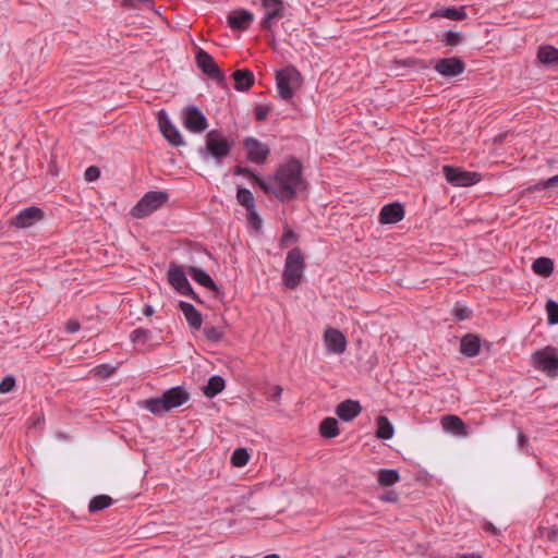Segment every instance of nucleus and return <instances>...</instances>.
<instances>
[{
    "label": "nucleus",
    "instance_id": "obj_45",
    "mask_svg": "<svg viewBox=\"0 0 558 558\" xmlns=\"http://www.w3.org/2000/svg\"><path fill=\"white\" fill-rule=\"evenodd\" d=\"M113 371L114 368L107 364H102L94 368L95 374L101 376L102 378L109 377Z\"/></svg>",
    "mask_w": 558,
    "mask_h": 558
},
{
    "label": "nucleus",
    "instance_id": "obj_15",
    "mask_svg": "<svg viewBox=\"0 0 558 558\" xmlns=\"http://www.w3.org/2000/svg\"><path fill=\"white\" fill-rule=\"evenodd\" d=\"M158 126L165 138L172 146H181L184 144L181 133L177 126L172 124L165 111L158 113Z\"/></svg>",
    "mask_w": 558,
    "mask_h": 558
},
{
    "label": "nucleus",
    "instance_id": "obj_7",
    "mask_svg": "<svg viewBox=\"0 0 558 558\" xmlns=\"http://www.w3.org/2000/svg\"><path fill=\"white\" fill-rule=\"evenodd\" d=\"M232 144L219 131L213 130L206 134V153L220 160L230 154Z\"/></svg>",
    "mask_w": 558,
    "mask_h": 558
},
{
    "label": "nucleus",
    "instance_id": "obj_26",
    "mask_svg": "<svg viewBox=\"0 0 558 558\" xmlns=\"http://www.w3.org/2000/svg\"><path fill=\"white\" fill-rule=\"evenodd\" d=\"M538 60L547 65L558 64V49L553 46H544L538 49Z\"/></svg>",
    "mask_w": 558,
    "mask_h": 558
},
{
    "label": "nucleus",
    "instance_id": "obj_12",
    "mask_svg": "<svg viewBox=\"0 0 558 558\" xmlns=\"http://www.w3.org/2000/svg\"><path fill=\"white\" fill-rule=\"evenodd\" d=\"M169 283L181 294L193 296L195 299L194 291L189 283L185 272L182 267L171 264L168 269Z\"/></svg>",
    "mask_w": 558,
    "mask_h": 558
},
{
    "label": "nucleus",
    "instance_id": "obj_28",
    "mask_svg": "<svg viewBox=\"0 0 558 558\" xmlns=\"http://www.w3.org/2000/svg\"><path fill=\"white\" fill-rule=\"evenodd\" d=\"M225 388V380L220 376H211L208 379L207 385L204 387L203 392L208 398H214L218 393H220Z\"/></svg>",
    "mask_w": 558,
    "mask_h": 558
},
{
    "label": "nucleus",
    "instance_id": "obj_54",
    "mask_svg": "<svg viewBox=\"0 0 558 558\" xmlns=\"http://www.w3.org/2000/svg\"><path fill=\"white\" fill-rule=\"evenodd\" d=\"M533 190H534V191H542V190H543V189H542V181H541V182H538V183H536V184L534 185Z\"/></svg>",
    "mask_w": 558,
    "mask_h": 558
},
{
    "label": "nucleus",
    "instance_id": "obj_38",
    "mask_svg": "<svg viewBox=\"0 0 558 558\" xmlns=\"http://www.w3.org/2000/svg\"><path fill=\"white\" fill-rule=\"evenodd\" d=\"M205 338L210 342H218L223 337V331L220 328L214 326H206L204 328Z\"/></svg>",
    "mask_w": 558,
    "mask_h": 558
},
{
    "label": "nucleus",
    "instance_id": "obj_11",
    "mask_svg": "<svg viewBox=\"0 0 558 558\" xmlns=\"http://www.w3.org/2000/svg\"><path fill=\"white\" fill-rule=\"evenodd\" d=\"M182 119L184 126L193 133H202L208 126L206 117L193 106L183 109Z\"/></svg>",
    "mask_w": 558,
    "mask_h": 558
},
{
    "label": "nucleus",
    "instance_id": "obj_51",
    "mask_svg": "<svg viewBox=\"0 0 558 558\" xmlns=\"http://www.w3.org/2000/svg\"><path fill=\"white\" fill-rule=\"evenodd\" d=\"M153 313H154V310L150 305H146L143 310V314L146 316H150V315H153Z\"/></svg>",
    "mask_w": 558,
    "mask_h": 558
},
{
    "label": "nucleus",
    "instance_id": "obj_52",
    "mask_svg": "<svg viewBox=\"0 0 558 558\" xmlns=\"http://www.w3.org/2000/svg\"><path fill=\"white\" fill-rule=\"evenodd\" d=\"M281 392H282V388L279 387V386H276L275 387V398H279L281 396Z\"/></svg>",
    "mask_w": 558,
    "mask_h": 558
},
{
    "label": "nucleus",
    "instance_id": "obj_47",
    "mask_svg": "<svg viewBox=\"0 0 558 558\" xmlns=\"http://www.w3.org/2000/svg\"><path fill=\"white\" fill-rule=\"evenodd\" d=\"M267 114H268V108H266V107H262V106H260V107H257V108L255 109V118H256V120H258V121H263V120H265V119H266V117H267Z\"/></svg>",
    "mask_w": 558,
    "mask_h": 558
},
{
    "label": "nucleus",
    "instance_id": "obj_44",
    "mask_svg": "<svg viewBox=\"0 0 558 558\" xmlns=\"http://www.w3.org/2000/svg\"><path fill=\"white\" fill-rule=\"evenodd\" d=\"M99 175H100V170H99V168H97L95 166L88 167L84 173V178L88 182H93V181L97 180L99 178Z\"/></svg>",
    "mask_w": 558,
    "mask_h": 558
},
{
    "label": "nucleus",
    "instance_id": "obj_33",
    "mask_svg": "<svg viewBox=\"0 0 558 558\" xmlns=\"http://www.w3.org/2000/svg\"><path fill=\"white\" fill-rule=\"evenodd\" d=\"M113 502L112 498L108 495H98V496H95L89 505H88V509L90 512H97V511H100V510H104L106 508H108L109 506H111Z\"/></svg>",
    "mask_w": 558,
    "mask_h": 558
},
{
    "label": "nucleus",
    "instance_id": "obj_41",
    "mask_svg": "<svg viewBox=\"0 0 558 558\" xmlns=\"http://www.w3.org/2000/svg\"><path fill=\"white\" fill-rule=\"evenodd\" d=\"M15 386V379L12 376H5L0 383V393L10 392Z\"/></svg>",
    "mask_w": 558,
    "mask_h": 558
},
{
    "label": "nucleus",
    "instance_id": "obj_16",
    "mask_svg": "<svg viewBox=\"0 0 558 558\" xmlns=\"http://www.w3.org/2000/svg\"><path fill=\"white\" fill-rule=\"evenodd\" d=\"M44 214L41 209L37 207H28L21 210L11 221V225L16 228H29L34 226L36 222L41 220Z\"/></svg>",
    "mask_w": 558,
    "mask_h": 558
},
{
    "label": "nucleus",
    "instance_id": "obj_13",
    "mask_svg": "<svg viewBox=\"0 0 558 558\" xmlns=\"http://www.w3.org/2000/svg\"><path fill=\"white\" fill-rule=\"evenodd\" d=\"M324 343L326 345L327 352L331 354H342L347 349V338L345 336L336 328H326L324 332Z\"/></svg>",
    "mask_w": 558,
    "mask_h": 558
},
{
    "label": "nucleus",
    "instance_id": "obj_37",
    "mask_svg": "<svg viewBox=\"0 0 558 558\" xmlns=\"http://www.w3.org/2000/svg\"><path fill=\"white\" fill-rule=\"evenodd\" d=\"M547 320L549 325L558 324V303L549 300L546 303Z\"/></svg>",
    "mask_w": 558,
    "mask_h": 558
},
{
    "label": "nucleus",
    "instance_id": "obj_53",
    "mask_svg": "<svg viewBox=\"0 0 558 558\" xmlns=\"http://www.w3.org/2000/svg\"><path fill=\"white\" fill-rule=\"evenodd\" d=\"M460 558H481L478 555L472 553V554H464Z\"/></svg>",
    "mask_w": 558,
    "mask_h": 558
},
{
    "label": "nucleus",
    "instance_id": "obj_22",
    "mask_svg": "<svg viewBox=\"0 0 558 558\" xmlns=\"http://www.w3.org/2000/svg\"><path fill=\"white\" fill-rule=\"evenodd\" d=\"M179 308L184 314L191 328L198 330L202 327V315L192 304L180 302Z\"/></svg>",
    "mask_w": 558,
    "mask_h": 558
},
{
    "label": "nucleus",
    "instance_id": "obj_42",
    "mask_svg": "<svg viewBox=\"0 0 558 558\" xmlns=\"http://www.w3.org/2000/svg\"><path fill=\"white\" fill-rule=\"evenodd\" d=\"M246 211H247V219H248L250 225L256 230L259 229L262 226V219L258 216V214L256 213V209L253 208L252 210H246Z\"/></svg>",
    "mask_w": 558,
    "mask_h": 558
},
{
    "label": "nucleus",
    "instance_id": "obj_36",
    "mask_svg": "<svg viewBox=\"0 0 558 558\" xmlns=\"http://www.w3.org/2000/svg\"><path fill=\"white\" fill-rule=\"evenodd\" d=\"M149 336H150V331L143 329V328H137L131 332L130 339L135 344L144 345L147 342Z\"/></svg>",
    "mask_w": 558,
    "mask_h": 558
},
{
    "label": "nucleus",
    "instance_id": "obj_27",
    "mask_svg": "<svg viewBox=\"0 0 558 558\" xmlns=\"http://www.w3.org/2000/svg\"><path fill=\"white\" fill-rule=\"evenodd\" d=\"M532 269L536 275L548 277L554 271V263L548 257H539L532 264Z\"/></svg>",
    "mask_w": 558,
    "mask_h": 558
},
{
    "label": "nucleus",
    "instance_id": "obj_48",
    "mask_svg": "<svg viewBox=\"0 0 558 558\" xmlns=\"http://www.w3.org/2000/svg\"><path fill=\"white\" fill-rule=\"evenodd\" d=\"M234 173L235 174H242V175H245V177H248L252 179V181L254 182V177H257L255 173H253L250 169L247 168H242V167H236L235 170H234Z\"/></svg>",
    "mask_w": 558,
    "mask_h": 558
},
{
    "label": "nucleus",
    "instance_id": "obj_46",
    "mask_svg": "<svg viewBox=\"0 0 558 558\" xmlns=\"http://www.w3.org/2000/svg\"><path fill=\"white\" fill-rule=\"evenodd\" d=\"M558 187V174L542 181V189Z\"/></svg>",
    "mask_w": 558,
    "mask_h": 558
},
{
    "label": "nucleus",
    "instance_id": "obj_4",
    "mask_svg": "<svg viewBox=\"0 0 558 558\" xmlns=\"http://www.w3.org/2000/svg\"><path fill=\"white\" fill-rule=\"evenodd\" d=\"M301 84V73L294 66H287L276 73L277 90L284 100H290Z\"/></svg>",
    "mask_w": 558,
    "mask_h": 558
},
{
    "label": "nucleus",
    "instance_id": "obj_49",
    "mask_svg": "<svg viewBox=\"0 0 558 558\" xmlns=\"http://www.w3.org/2000/svg\"><path fill=\"white\" fill-rule=\"evenodd\" d=\"M65 329L70 333L76 332L80 329V324L76 320H69L65 325Z\"/></svg>",
    "mask_w": 558,
    "mask_h": 558
},
{
    "label": "nucleus",
    "instance_id": "obj_3",
    "mask_svg": "<svg viewBox=\"0 0 558 558\" xmlns=\"http://www.w3.org/2000/svg\"><path fill=\"white\" fill-rule=\"evenodd\" d=\"M305 259L300 248L291 250L286 257L282 281L286 287L294 290L303 280Z\"/></svg>",
    "mask_w": 558,
    "mask_h": 558
},
{
    "label": "nucleus",
    "instance_id": "obj_20",
    "mask_svg": "<svg viewBox=\"0 0 558 558\" xmlns=\"http://www.w3.org/2000/svg\"><path fill=\"white\" fill-rule=\"evenodd\" d=\"M440 423L444 430L456 436L466 437L469 435L465 423L457 415H445Z\"/></svg>",
    "mask_w": 558,
    "mask_h": 558
},
{
    "label": "nucleus",
    "instance_id": "obj_2",
    "mask_svg": "<svg viewBox=\"0 0 558 558\" xmlns=\"http://www.w3.org/2000/svg\"><path fill=\"white\" fill-rule=\"evenodd\" d=\"M189 393L182 387H173L163 392L160 398L147 399L143 407L155 415H161L189 400Z\"/></svg>",
    "mask_w": 558,
    "mask_h": 558
},
{
    "label": "nucleus",
    "instance_id": "obj_50",
    "mask_svg": "<svg viewBox=\"0 0 558 558\" xmlns=\"http://www.w3.org/2000/svg\"><path fill=\"white\" fill-rule=\"evenodd\" d=\"M518 441H519V446L521 448H523L526 445V442H527V437L523 433H519Z\"/></svg>",
    "mask_w": 558,
    "mask_h": 558
},
{
    "label": "nucleus",
    "instance_id": "obj_39",
    "mask_svg": "<svg viewBox=\"0 0 558 558\" xmlns=\"http://www.w3.org/2000/svg\"><path fill=\"white\" fill-rule=\"evenodd\" d=\"M471 314H472V311L469 307L462 306L459 304L454 307V311H453V315L456 316V318L458 320L468 319V318H470Z\"/></svg>",
    "mask_w": 558,
    "mask_h": 558
},
{
    "label": "nucleus",
    "instance_id": "obj_32",
    "mask_svg": "<svg viewBox=\"0 0 558 558\" xmlns=\"http://www.w3.org/2000/svg\"><path fill=\"white\" fill-rule=\"evenodd\" d=\"M236 201L241 206L245 207L246 210L255 208L254 196L252 192L245 187L238 189Z\"/></svg>",
    "mask_w": 558,
    "mask_h": 558
},
{
    "label": "nucleus",
    "instance_id": "obj_5",
    "mask_svg": "<svg viewBox=\"0 0 558 558\" xmlns=\"http://www.w3.org/2000/svg\"><path fill=\"white\" fill-rule=\"evenodd\" d=\"M168 201V193L162 191H150L132 208L134 218L142 219L158 210Z\"/></svg>",
    "mask_w": 558,
    "mask_h": 558
},
{
    "label": "nucleus",
    "instance_id": "obj_8",
    "mask_svg": "<svg viewBox=\"0 0 558 558\" xmlns=\"http://www.w3.org/2000/svg\"><path fill=\"white\" fill-rule=\"evenodd\" d=\"M265 14L260 20V28L270 31L276 22L284 16V2L283 0H260Z\"/></svg>",
    "mask_w": 558,
    "mask_h": 558
},
{
    "label": "nucleus",
    "instance_id": "obj_25",
    "mask_svg": "<svg viewBox=\"0 0 558 558\" xmlns=\"http://www.w3.org/2000/svg\"><path fill=\"white\" fill-rule=\"evenodd\" d=\"M460 351L466 356H475L480 352V339L474 335H466L462 338Z\"/></svg>",
    "mask_w": 558,
    "mask_h": 558
},
{
    "label": "nucleus",
    "instance_id": "obj_43",
    "mask_svg": "<svg viewBox=\"0 0 558 558\" xmlns=\"http://www.w3.org/2000/svg\"><path fill=\"white\" fill-rule=\"evenodd\" d=\"M444 41L448 46H456L461 41V35L454 32H448L445 35Z\"/></svg>",
    "mask_w": 558,
    "mask_h": 558
},
{
    "label": "nucleus",
    "instance_id": "obj_40",
    "mask_svg": "<svg viewBox=\"0 0 558 558\" xmlns=\"http://www.w3.org/2000/svg\"><path fill=\"white\" fill-rule=\"evenodd\" d=\"M296 238H298L296 234L291 229L286 228L283 235L280 240V246L281 247L288 246L289 244L295 242Z\"/></svg>",
    "mask_w": 558,
    "mask_h": 558
},
{
    "label": "nucleus",
    "instance_id": "obj_18",
    "mask_svg": "<svg viewBox=\"0 0 558 558\" xmlns=\"http://www.w3.org/2000/svg\"><path fill=\"white\" fill-rule=\"evenodd\" d=\"M254 21V14L244 9L232 11L228 15V24L232 29L245 31Z\"/></svg>",
    "mask_w": 558,
    "mask_h": 558
},
{
    "label": "nucleus",
    "instance_id": "obj_21",
    "mask_svg": "<svg viewBox=\"0 0 558 558\" xmlns=\"http://www.w3.org/2000/svg\"><path fill=\"white\" fill-rule=\"evenodd\" d=\"M361 405L357 401L345 400L338 404L336 414L345 422L352 421L361 413Z\"/></svg>",
    "mask_w": 558,
    "mask_h": 558
},
{
    "label": "nucleus",
    "instance_id": "obj_14",
    "mask_svg": "<svg viewBox=\"0 0 558 558\" xmlns=\"http://www.w3.org/2000/svg\"><path fill=\"white\" fill-rule=\"evenodd\" d=\"M434 69L441 76L452 77L462 74L465 70V64L460 58L451 57L437 60Z\"/></svg>",
    "mask_w": 558,
    "mask_h": 558
},
{
    "label": "nucleus",
    "instance_id": "obj_35",
    "mask_svg": "<svg viewBox=\"0 0 558 558\" xmlns=\"http://www.w3.org/2000/svg\"><path fill=\"white\" fill-rule=\"evenodd\" d=\"M440 16L453 21H462L466 17V13L464 8H447L441 11Z\"/></svg>",
    "mask_w": 558,
    "mask_h": 558
},
{
    "label": "nucleus",
    "instance_id": "obj_56",
    "mask_svg": "<svg viewBox=\"0 0 558 558\" xmlns=\"http://www.w3.org/2000/svg\"><path fill=\"white\" fill-rule=\"evenodd\" d=\"M264 558H280V557L276 554H271V555L265 556Z\"/></svg>",
    "mask_w": 558,
    "mask_h": 558
},
{
    "label": "nucleus",
    "instance_id": "obj_31",
    "mask_svg": "<svg viewBox=\"0 0 558 558\" xmlns=\"http://www.w3.org/2000/svg\"><path fill=\"white\" fill-rule=\"evenodd\" d=\"M393 436V427L386 416L377 418V437L380 439H390Z\"/></svg>",
    "mask_w": 558,
    "mask_h": 558
},
{
    "label": "nucleus",
    "instance_id": "obj_24",
    "mask_svg": "<svg viewBox=\"0 0 558 558\" xmlns=\"http://www.w3.org/2000/svg\"><path fill=\"white\" fill-rule=\"evenodd\" d=\"M186 272L201 286L214 291L217 290V286L215 284L214 280L204 270L190 266L187 267Z\"/></svg>",
    "mask_w": 558,
    "mask_h": 558
},
{
    "label": "nucleus",
    "instance_id": "obj_10",
    "mask_svg": "<svg viewBox=\"0 0 558 558\" xmlns=\"http://www.w3.org/2000/svg\"><path fill=\"white\" fill-rule=\"evenodd\" d=\"M243 147L246 151L247 159L258 165L264 163L270 154L269 146L255 137H246L243 141Z\"/></svg>",
    "mask_w": 558,
    "mask_h": 558
},
{
    "label": "nucleus",
    "instance_id": "obj_6",
    "mask_svg": "<svg viewBox=\"0 0 558 558\" xmlns=\"http://www.w3.org/2000/svg\"><path fill=\"white\" fill-rule=\"evenodd\" d=\"M534 366L549 377L558 376V352L554 347H546L533 353Z\"/></svg>",
    "mask_w": 558,
    "mask_h": 558
},
{
    "label": "nucleus",
    "instance_id": "obj_30",
    "mask_svg": "<svg viewBox=\"0 0 558 558\" xmlns=\"http://www.w3.org/2000/svg\"><path fill=\"white\" fill-rule=\"evenodd\" d=\"M400 480L396 470L381 469L378 472L377 481L381 486L388 487L395 485Z\"/></svg>",
    "mask_w": 558,
    "mask_h": 558
},
{
    "label": "nucleus",
    "instance_id": "obj_55",
    "mask_svg": "<svg viewBox=\"0 0 558 558\" xmlns=\"http://www.w3.org/2000/svg\"><path fill=\"white\" fill-rule=\"evenodd\" d=\"M488 531L495 532V527L492 523H487L485 526Z\"/></svg>",
    "mask_w": 558,
    "mask_h": 558
},
{
    "label": "nucleus",
    "instance_id": "obj_19",
    "mask_svg": "<svg viewBox=\"0 0 558 558\" xmlns=\"http://www.w3.org/2000/svg\"><path fill=\"white\" fill-rule=\"evenodd\" d=\"M404 217V209L399 203L385 205L379 213V222L383 225L397 223Z\"/></svg>",
    "mask_w": 558,
    "mask_h": 558
},
{
    "label": "nucleus",
    "instance_id": "obj_34",
    "mask_svg": "<svg viewBox=\"0 0 558 558\" xmlns=\"http://www.w3.org/2000/svg\"><path fill=\"white\" fill-rule=\"evenodd\" d=\"M250 454L244 448L235 449L231 456V463L234 466L242 468L247 464Z\"/></svg>",
    "mask_w": 558,
    "mask_h": 558
},
{
    "label": "nucleus",
    "instance_id": "obj_9",
    "mask_svg": "<svg viewBox=\"0 0 558 558\" xmlns=\"http://www.w3.org/2000/svg\"><path fill=\"white\" fill-rule=\"evenodd\" d=\"M442 172L446 180L456 186H470L481 180V175L476 172L464 171L450 166H445Z\"/></svg>",
    "mask_w": 558,
    "mask_h": 558
},
{
    "label": "nucleus",
    "instance_id": "obj_17",
    "mask_svg": "<svg viewBox=\"0 0 558 558\" xmlns=\"http://www.w3.org/2000/svg\"><path fill=\"white\" fill-rule=\"evenodd\" d=\"M197 65L211 78L222 80L223 75L216 64L215 60L206 51L199 49L196 53Z\"/></svg>",
    "mask_w": 558,
    "mask_h": 558
},
{
    "label": "nucleus",
    "instance_id": "obj_23",
    "mask_svg": "<svg viewBox=\"0 0 558 558\" xmlns=\"http://www.w3.org/2000/svg\"><path fill=\"white\" fill-rule=\"evenodd\" d=\"M232 76L238 90H247L254 84V74L250 70H236Z\"/></svg>",
    "mask_w": 558,
    "mask_h": 558
},
{
    "label": "nucleus",
    "instance_id": "obj_29",
    "mask_svg": "<svg viewBox=\"0 0 558 558\" xmlns=\"http://www.w3.org/2000/svg\"><path fill=\"white\" fill-rule=\"evenodd\" d=\"M319 433L325 438H333L339 435L338 421L333 417H326L319 425Z\"/></svg>",
    "mask_w": 558,
    "mask_h": 558
},
{
    "label": "nucleus",
    "instance_id": "obj_1",
    "mask_svg": "<svg viewBox=\"0 0 558 558\" xmlns=\"http://www.w3.org/2000/svg\"><path fill=\"white\" fill-rule=\"evenodd\" d=\"M254 183L281 202L292 201L306 190L302 165L296 159H290L280 165L275 174L267 180L254 177Z\"/></svg>",
    "mask_w": 558,
    "mask_h": 558
}]
</instances>
